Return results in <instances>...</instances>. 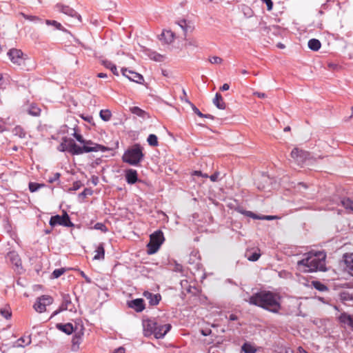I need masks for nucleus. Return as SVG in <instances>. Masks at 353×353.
Masks as SVG:
<instances>
[{
  "mask_svg": "<svg viewBox=\"0 0 353 353\" xmlns=\"http://www.w3.org/2000/svg\"><path fill=\"white\" fill-rule=\"evenodd\" d=\"M247 301L250 305L262 307L272 313H279L281 310V296L270 291H261L253 294Z\"/></svg>",
  "mask_w": 353,
  "mask_h": 353,
  "instance_id": "obj_1",
  "label": "nucleus"
},
{
  "mask_svg": "<svg viewBox=\"0 0 353 353\" xmlns=\"http://www.w3.org/2000/svg\"><path fill=\"white\" fill-rule=\"evenodd\" d=\"M325 257V253L321 251L305 253L303 254V259L297 261V270L302 272L324 271Z\"/></svg>",
  "mask_w": 353,
  "mask_h": 353,
  "instance_id": "obj_2",
  "label": "nucleus"
},
{
  "mask_svg": "<svg viewBox=\"0 0 353 353\" xmlns=\"http://www.w3.org/2000/svg\"><path fill=\"white\" fill-rule=\"evenodd\" d=\"M170 324H162L155 319L143 321V330L145 336L154 334L156 339H161L171 329Z\"/></svg>",
  "mask_w": 353,
  "mask_h": 353,
  "instance_id": "obj_3",
  "label": "nucleus"
},
{
  "mask_svg": "<svg viewBox=\"0 0 353 353\" xmlns=\"http://www.w3.org/2000/svg\"><path fill=\"white\" fill-rule=\"evenodd\" d=\"M67 151L72 154H81L90 152L106 151L107 148L101 145L94 144V146L83 145V147L77 145L72 139H69L66 145Z\"/></svg>",
  "mask_w": 353,
  "mask_h": 353,
  "instance_id": "obj_4",
  "label": "nucleus"
},
{
  "mask_svg": "<svg viewBox=\"0 0 353 353\" xmlns=\"http://www.w3.org/2000/svg\"><path fill=\"white\" fill-rule=\"evenodd\" d=\"M142 150L143 148L139 144H134L124 152L123 161L131 165H138L144 156Z\"/></svg>",
  "mask_w": 353,
  "mask_h": 353,
  "instance_id": "obj_5",
  "label": "nucleus"
},
{
  "mask_svg": "<svg viewBox=\"0 0 353 353\" xmlns=\"http://www.w3.org/2000/svg\"><path fill=\"white\" fill-rule=\"evenodd\" d=\"M164 241L163 234L161 230H157L150 235V242L148 244V253L154 254L158 251L161 245Z\"/></svg>",
  "mask_w": 353,
  "mask_h": 353,
  "instance_id": "obj_6",
  "label": "nucleus"
},
{
  "mask_svg": "<svg viewBox=\"0 0 353 353\" xmlns=\"http://www.w3.org/2000/svg\"><path fill=\"white\" fill-rule=\"evenodd\" d=\"M8 55L13 64L24 66L28 59L21 50L12 48L8 52Z\"/></svg>",
  "mask_w": 353,
  "mask_h": 353,
  "instance_id": "obj_7",
  "label": "nucleus"
},
{
  "mask_svg": "<svg viewBox=\"0 0 353 353\" xmlns=\"http://www.w3.org/2000/svg\"><path fill=\"white\" fill-rule=\"evenodd\" d=\"M309 156L310 154L307 152L297 148H294L291 152L292 159L294 162L299 165L306 163L307 161L309 159Z\"/></svg>",
  "mask_w": 353,
  "mask_h": 353,
  "instance_id": "obj_8",
  "label": "nucleus"
},
{
  "mask_svg": "<svg viewBox=\"0 0 353 353\" xmlns=\"http://www.w3.org/2000/svg\"><path fill=\"white\" fill-rule=\"evenodd\" d=\"M52 302V297L48 295H43L37 299L33 307L37 312L42 313L46 311V306L51 305Z\"/></svg>",
  "mask_w": 353,
  "mask_h": 353,
  "instance_id": "obj_9",
  "label": "nucleus"
},
{
  "mask_svg": "<svg viewBox=\"0 0 353 353\" xmlns=\"http://www.w3.org/2000/svg\"><path fill=\"white\" fill-rule=\"evenodd\" d=\"M50 225L52 227L57 225L66 227H70L73 225L72 223L70 220L68 214L66 212H64L62 216H52L50 220Z\"/></svg>",
  "mask_w": 353,
  "mask_h": 353,
  "instance_id": "obj_10",
  "label": "nucleus"
},
{
  "mask_svg": "<svg viewBox=\"0 0 353 353\" xmlns=\"http://www.w3.org/2000/svg\"><path fill=\"white\" fill-rule=\"evenodd\" d=\"M74 310V305L72 303L70 296L68 294L62 295V303L59 308L54 311L50 316V319L58 314L59 312L65 310L73 311Z\"/></svg>",
  "mask_w": 353,
  "mask_h": 353,
  "instance_id": "obj_11",
  "label": "nucleus"
},
{
  "mask_svg": "<svg viewBox=\"0 0 353 353\" xmlns=\"http://www.w3.org/2000/svg\"><path fill=\"white\" fill-rule=\"evenodd\" d=\"M7 259L14 265V270L19 274L23 272L21 259L19 254L15 251H11L7 254Z\"/></svg>",
  "mask_w": 353,
  "mask_h": 353,
  "instance_id": "obj_12",
  "label": "nucleus"
},
{
  "mask_svg": "<svg viewBox=\"0 0 353 353\" xmlns=\"http://www.w3.org/2000/svg\"><path fill=\"white\" fill-rule=\"evenodd\" d=\"M121 73L122 74L128 78L130 81L138 83H142L143 81V77L141 74L139 73H137L136 72H134L131 70H128L125 68H121Z\"/></svg>",
  "mask_w": 353,
  "mask_h": 353,
  "instance_id": "obj_13",
  "label": "nucleus"
},
{
  "mask_svg": "<svg viewBox=\"0 0 353 353\" xmlns=\"http://www.w3.org/2000/svg\"><path fill=\"white\" fill-rule=\"evenodd\" d=\"M80 325L79 323L75 322V325H73L72 323H57L56 325V327L67 334H71L72 332H76L79 327H80Z\"/></svg>",
  "mask_w": 353,
  "mask_h": 353,
  "instance_id": "obj_14",
  "label": "nucleus"
},
{
  "mask_svg": "<svg viewBox=\"0 0 353 353\" xmlns=\"http://www.w3.org/2000/svg\"><path fill=\"white\" fill-rule=\"evenodd\" d=\"M83 325H80V327L74 332V335L72 338V349L74 350H77L79 349V344L82 341V336H83Z\"/></svg>",
  "mask_w": 353,
  "mask_h": 353,
  "instance_id": "obj_15",
  "label": "nucleus"
},
{
  "mask_svg": "<svg viewBox=\"0 0 353 353\" xmlns=\"http://www.w3.org/2000/svg\"><path fill=\"white\" fill-rule=\"evenodd\" d=\"M57 8L59 11L63 12V14L72 17L77 18L79 21H81V16L78 14L74 9L70 8L68 6H63L61 4H57Z\"/></svg>",
  "mask_w": 353,
  "mask_h": 353,
  "instance_id": "obj_16",
  "label": "nucleus"
},
{
  "mask_svg": "<svg viewBox=\"0 0 353 353\" xmlns=\"http://www.w3.org/2000/svg\"><path fill=\"white\" fill-rule=\"evenodd\" d=\"M346 271L353 276V253H347L343 256Z\"/></svg>",
  "mask_w": 353,
  "mask_h": 353,
  "instance_id": "obj_17",
  "label": "nucleus"
},
{
  "mask_svg": "<svg viewBox=\"0 0 353 353\" xmlns=\"http://www.w3.org/2000/svg\"><path fill=\"white\" fill-rule=\"evenodd\" d=\"M339 321L341 323L350 327L353 330V314L343 312L339 316Z\"/></svg>",
  "mask_w": 353,
  "mask_h": 353,
  "instance_id": "obj_18",
  "label": "nucleus"
},
{
  "mask_svg": "<svg viewBox=\"0 0 353 353\" xmlns=\"http://www.w3.org/2000/svg\"><path fill=\"white\" fill-rule=\"evenodd\" d=\"M128 306L137 312H141L145 309L144 301L142 299H136L128 303Z\"/></svg>",
  "mask_w": 353,
  "mask_h": 353,
  "instance_id": "obj_19",
  "label": "nucleus"
},
{
  "mask_svg": "<svg viewBox=\"0 0 353 353\" xmlns=\"http://www.w3.org/2000/svg\"><path fill=\"white\" fill-rule=\"evenodd\" d=\"M125 179L128 183L129 184H134L135 183L137 180V172L135 170L133 169H128L125 171Z\"/></svg>",
  "mask_w": 353,
  "mask_h": 353,
  "instance_id": "obj_20",
  "label": "nucleus"
},
{
  "mask_svg": "<svg viewBox=\"0 0 353 353\" xmlns=\"http://www.w3.org/2000/svg\"><path fill=\"white\" fill-rule=\"evenodd\" d=\"M146 55L152 61L157 62H162L165 60V57L163 54H161L155 51L147 49L145 50Z\"/></svg>",
  "mask_w": 353,
  "mask_h": 353,
  "instance_id": "obj_21",
  "label": "nucleus"
},
{
  "mask_svg": "<svg viewBox=\"0 0 353 353\" xmlns=\"http://www.w3.org/2000/svg\"><path fill=\"white\" fill-rule=\"evenodd\" d=\"M143 296L149 301L151 305H157L161 299L159 294H154L150 292H144Z\"/></svg>",
  "mask_w": 353,
  "mask_h": 353,
  "instance_id": "obj_22",
  "label": "nucleus"
},
{
  "mask_svg": "<svg viewBox=\"0 0 353 353\" xmlns=\"http://www.w3.org/2000/svg\"><path fill=\"white\" fill-rule=\"evenodd\" d=\"M161 36V39H163L166 43H172L175 39L174 33L170 30H163Z\"/></svg>",
  "mask_w": 353,
  "mask_h": 353,
  "instance_id": "obj_23",
  "label": "nucleus"
},
{
  "mask_svg": "<svg viewBox=\"0 0 353 353\" xmlns=\"http://www.w3.org/2000/svg\"><path fill=\"white\" fill-rule=\"evenodd\" d=\"M105 256V250L103 243H99L95 250V255L93 257V260H103Z\"/></svg>",
  "mask_w": 353,
  "mask_h": 353,
  "instance_id": "obj_24",
  "label": "nucleus"
},
{
  "mask_svg": "<svg viewBox=\"0 0 353 353\" xmlns=\"http://www.w3.org/2000/svg\"><path fill=\"white\" fill-rule=\"evenodd\" d=\"M214 105L220 110H224L225 108V103L223 101V97L219 93H216L215 97L213 99Z\"/></svg>",
  "mask_w": 353,
  "mask_h": 353,
  "instance_id": "obj_25",
  "label": "nucleus"
},
{
  "mask_svg": "<svg viewBox=\"0 0 353 353\" xmlns=\"http://www.w3.org/2000/svg\"><path fill=\"white\" fill-rule=\"evenodd\" d=\"M130 110L132 114H134L142 119H145V118L148 117V113L137 106L131 107L130 108Z\"/></svg>",
  "mask_w": 353,
  "mask_h": 353,
  "instance_id": "obj_26",
  "label": "nucleus"
},
{
  "mask_svg": "<svg viewBox=\"0 0 353 353\" xmlns=\"http://www.w3.org/2000/svg\"><path fill=\"white\" fill-rule=\"evenodd\" d=\"M31 343L30 336H23L19 339L13 345L14 347H23L24 345H28Z\"/></svg>",
  "mask_w": 353,
  "mask_h": 353,
  "instance_id": "obj_27",
  "label": "nucleus"
},
{
  "mask_svg": "<svg viewBox=\"0 0 353 353\" xmlns=\"http://www.w3.org/2000/svg\"><path fill=\"white\" fill-rule=\"evenodd\" d=\"M321 46L319 40L316 39H310L308 41V48L313 51H318Z\"/></svg>",
  "mask_w": 353,
  "mask_h": 353,
  "instance_id": "obj_28",
  "label": "nucleus"
},
{
  "mask_svg": "<svg viewBox=\"0 0 353 353\" xmlns=\"http://www.w3.org/2000/svg\"><path fill=\"white\" fill-rule=\"evenodd\" d=\"M342 205L350 212H353V201L349 198H344L341 201Z\"/></svg>",
  "mask_w": 353,
  "mask_h": 353,
  "instance_id": "obj_29",
  "label": "nucleus"
},
{
  "mask_svg": "<svg viewBox=\"0 0 353 353\" xmlns=\"http://www.w3.org/2000/svg\"><path fill=\"white\" fill-rule=\"evenodd\" d=\"M102 63L106 68L110 69L114 75L119 76V72L115 64L108 60L103 61Z\"/></svg>",
  "mask_w": 353,
  "mask_h": 353,
  "instance_id": "obj_30",
  "label": "nucleus"
},
{
  "mask_svg": "<svg viewBox=\"0 0 353 353\" xmlns=\"http://www.w3.org/2000/svg\"><path fill=\"white\" fill-rule=\"evenodd\" d=\"M12 133L14 136L19 137L21 139H25L26 132L21 126H16L12 130Z\"/></svg>",
  "mask_w": 353,
  "mask_h": 353,
  "instance_id": "obj_31",
  "label": "nucleus"
},
{
  "mask_svg": "<svg viewBox=\"0 0 353 353\" xmlns=\"http://www.w3.org/2000/svg\"><path fill=\"white\" fill-rule=\"evenodd\" d=\"M241 348L245 353H256V352L255 347L249 343H245Z\"/></svg>",
  "mask_w": 353,
  "mask_h": 353,
  "instance_id": "obj_32",
  "label": "nucleus"
},
{
  "mask_svg": "<svg viewBox=\"0 0 353 353\" xmlns=\"http://www.w3.org/2000/svg\"><path fill=\"white\" fill-rule=\"evenodd\" d=\"M186 101L192 106V110L195 114H196L199 117L201 118H212V117L210 114H203L193 103H192L188 100H186Z\"/></svg>",
  "mask_w": 353,
  "mask_h": 353,
  "instance_id": "obj_33",
  "label": "nucleus"
},
{
  "mask_svg": "<svg viewBox=\"0 0 353 353\" xmlns=\"http://www.w3.org/2000/svg\"><path fill=\"white\" fill-rule=\"evenodd\" d=\"M73 135L75 137V139L81 143H83V145H87L90 146H94V143H92L91 141L84 140L83 137L81 134L77 133L76 132L73 134Z\"/></svg>",
  "mask_w": 353,
  "mask_h": 353,
  "instance_id": "obj_34",
  "label": "nucleus"
},
{
  "mask_svg": "<svg viewBox=\"0 0 353 353\" xmlns=\"http://www.w3.org/2000/svg\"><path fill=\"white\" fill-rule=\"evenodd\" d=\"M99 114L101 119L104 121H108L112 117V113L109 110H101Z\"/></svg>",
  "mask_w": 353,
  "mask_h": 353,
  "instance_id": "obj_35",
  "label": "nucleus"
},
{
  "mask_svg": "<svg viewBox=\"0 0 353 353\" xmlns=\"http://www.w3.org/2000/svg\"><path fill=\"white\" fill-rule=\"evenodd\" d=\"M177 24L181 28L184 32V34L191 30V26L188 25L185 20H181L177 22Z\"/></svg>",
  "mask_w": 353,
  "mask_h": 353,
  "instance_id": "obj_36",
  "label": "nucleus"
},
{
  "mask_svg": "<svg viewBox=\"0 0 353 353\" xmlns=\"http://www.w3.org/2000/svg\"><path fill=\"white\" fill-rule=\"evenodd\" d=\"M147 141L148 142V144L151 146L158 145L157 137L155 134H150L148 137Z\"/></svg>",
  "mask_w": 353,
  "mask_h": 353,
  "instance_id": "obj_37",
  "label": "nucleus"
},
{
  "mask_svg": "<svg viewBox=\"0 0 353 353\" xmlns=\"http://www.w3.org/2000/svg\"><path fill=\"white\" fill-rule=\"evenodd\" d=\"M46 23L48 26H52L57 30H63V27H62L61 24L60 23L57 22V21L46 20Z\"/></svg>",
  "mask_w": 353,
  "mask_h": 353,
  "instance_id": "obj_38",
  "label": "nucleus"
},
{
  "mask_svg": "<svg viewBox=\"0 0 353 353\" xmlns=\"http://www.w3.org/2000/svg\"><path fill=\"white\" fill-rule=\"evenodd\" d=\"M208 60L212 64L216 65H220L223 62V59L217 56H211L209 57Z\"/></svg>",
  "mask_w": 353,
  "mask_h": 353,
  "instance_id": "obj_39",
  "label": "nucleus"
},
{
  "mask_svg": "<svg viewBox=\"0 0 353 353\" xmlns=\"http://www.w3.org/2000/svg\"><path fill=\"white\" fill-rule=\"evenodd\" d=\"M0 313L6 319H9L12 316V312L8 307L1 308Z\"/></svg>",
  "mask_w": 353,
  "mask_h": 353,
  "instance_id": "obj_40",
  "label": "nucleus"
},
{
  "mask_svg": "<svg viewBox=\"0 0 353 353\" xmlns=\"http://www.w3.org/2000/svg\"><path fill=\"white\" fill-rule=\"evenodd\" d=\"M43 186V184L31 182L29 183V190L30 192H34Z\"/></svg>",
  "mask_w": 353,
  "mask_h": 353,
  "instance_id": "obj_41",
  "label": "nucleus"
},
{
  "mask_svg": "<svg viewBox=\"0 0 353 353\" xmlns=\"http://www.w3.org/2000/svg\"><path fill=\"white\" fill-rule=\"evenodd\" d=\"M40 112L41 110L38 107L34 105H32L28 110V113L32 116L39 115Z\"/></svg>",
  "mask_w": 353,
  "mask_h": 353,
  "instance_id": "obj_42",
  "label": "nucleus"
},
{
  "mask_svg": "<svg viewBox=\"0 0 353 353\" xmlns=\"http://www.w3.org/2000/svg\"><path fill=\"white\" fill-rule=\"evenodd\" d=\"M65 272L64 268L56 269L52 272V276L54 278L57 279L61 276Z\"/></svg>",
  "mask_w": 353,
  "mask_h": 353,
  "instance_id": "obj_43",
  "label": "nucleus"
},
{
  "mask_svg": "<svg viewBox=\"0 0 353 353\" xmlns=\"http://www.w3.org/2000/svg\"><path fill=\"white\" fill-rule=\"evenodd\" d=\"M313 284L314 288L320 291H325L327 289L325 285L322 284L319 281L313 282Z\"/></svg>",
  "mask_w": 353,
  "mask_h": 353,
  "instance_id": "obj_44",
  "label": "nucleus"
},
{
  "mask_svg": "<svg viewBox=\"0 0 353 353\" xmlns=\"http://www.w3.org/2000/svg\"><path fill=\"white\" fill-rule=\"evenodd\" d=\"M94 229L101 230L103 232H105L108 231L107 227L102 223H97L94 226Z\"/></svg>",
  "mask_w": 353,
  "mask_h": 353,
  "instance_id": "obj_45",
  "label": "nucleus"
},
{
  "mask_svg": "<svg viewBox=\"0 0 353 353\" xmlns=\"http://www.w3.org/2000/svg\"><path fill=\"white\" fill-rule=\"evenodd\" d=\"M241 213L254 219H260L261 216L256 215L251 211H241Z\"/></svg>",
  "mask_w": 353,
  "mask_h": 353,
  "instance_id": "obj_46",
  "label": "nucleus"
},
{
  "mask_svg": "<svg viewBox=\"0 0 353 353\" xmlns=\"http://www.w3.org/2000/svg\"><path fill=\"white\" fill-rule=\"evenodd\" d=\"M260 256L261 254L259 253L254 252L250 256H248V259L250 261H256L259 259Z\"/></svg>",
  "mask_w": 353,
  "mask_h": 353,
  "instance_id": "obj_47",
  "label": "nucleus"
},
{
  "mask_svg": "<svg viewBox=\"0 0 353 353\" xmlns=\"http://www.w3.org/2000/svg\"><path fill=\"white\" fill-rule=\"evenodd\" d=\"M23 17L26 19H28V20H30V21H40V19L36 17V16H32V15H27V14H22Z\"/></svg>",
  "mask_w": 353,
  "mask_h": 353,
  "instance_id": "obj_48",
  "label": "nucleus"
},
{
  "mask_svg": "<svg viewBox=\"0 0 353 353\" xmlns=\"http://www.w3.org/2000/svg\"><path fill=\"white\" fill-rule=\"evenodd\" d=\"M263 2H264L267 6L268 10L270 11L272 9L273 7V3L272 0H261Z\"/></svg>",
  "mask_w": 353,
  "mask_h": 353,
  "instance_id": "obj_49",
  "label": "nucleus"
},
{
  "mask_svg": "<svg viewBox=\"0 0 353 353\" xmlns=\"http://www.w3.org/2000/svg\"><path fill=\"white\" fill-rule=\"evenodd\" d=\"M60 177L59 173H55L54 174V176L52 177L49 178L48 181L50 183H53L54 181L58 180Z\"/></svg>",
  "mask_w": 353,
  "mask_h": 353,
  "instance_id": "obj_50",
  "label": "nucleus"
},
{
  "mask_svg": "<svg viewBox=\"0 0 353 353\" xmlns=\"http://www.w3.org/2000/svg\"><path fill=\"white\" fill-rule=\"evenodd\" d=\"M276 219V216L267 215V216H261L260 220L270 221V220H273V219Z\"/></svg>",
  "mask_w": 353,
  "mask_h": 353,
  "instance_id": "obj_51",
  "label": "nucleus"
},
{
  "mask_svg": "<svg viewBox=\"0 0 353 353\" xmlns=\"http://www.w3.org/2000/svg\"><path fill=\"white\" fill-rule=\"evenodd\" d=\"M67 141H68V140H65V143H62L60 145L59 148V150L60 151H67V149H66Z\"/></svg>",
  "mask_w": 353,
  "mask_h": 353,
  "instance_id": "obj_52",
  "label": "nucleus"
},
{
  "mask_svg": "<svg viewBox=\"0 0 353 353\" xmlns=\"http://www.w3.org/2000/svg\"><path fill=\"white\" fill-rule=\"evenodd\" d=\"M113 353H125V350L123 347H119V348L116 349Z\"/></svg>",
  "mask_w": 353,
  "mask_h": 353,
  "instance_id": "obj_53",
  "label": "nucleus"
},
{
  "mask_svg": "<svg viewBox=\"0 0 353 353\" xmlns=\"http://www.w3.org/2000/svg\"><path fill=\"white\" fill-rule=\"evenodd\" d=\"M230 88V85L228 83H224L221 88L220 90L221 91H226L228 90Z\"/></svg>",
  "mask_w": 353,
  "mask_h": 353,
  "instance_id": "obj_54",
  "label": "nucleus"
},
{
  "mask_svg": "<svg viewBox=\"0 0 353 353\" xmlns=\"http://www.w3.org/2000/svg\"><path fill=\"white\" fill-rule=\"evenodd\" d=\"M219 174L217 173H214L212 174L210 178L212 181H216L217 180Z\"/></svg>",
  "mask_w": 353,
  "mask_h": 353,
  "instance_id": "obj_55",
  "label": "nucleus"
},
{
  "mask_svg": "<svg viewBox=\"0 0 353 353\" xmlns=\"http://www.w3.org/2000/svg\"><path fill=\"white\" fill-rule=\"evenodd\" d=\"M81 275L85 279V281L88 283H90L91 282L90 279L88 276H87L83 272H81Z\"/></svg>",
  "mask_w": 353,
  "mask_h": 353,
  "instance_id": "obj_56",
  "label": "nucleus"
},
{
  "mask_svg": "<svg viewBox=\"0 0 353 353\" xmlns=\"http://www.w3.org/2000/svg\"><path fill=\"white\" fill-rule=\"evenodd\" d=\"M254 95H256L259 98H264L265 97V94L264 93L261 92H254Z\"/></svg>",
  "mask_w": 353,
  "mask_h": 353,
  "instance_id": "obj_57",
  "label": "nucleus"
},
{
  "mask_svg": "<svg viewBox=\"0 0 353 353\" xmlns=\"http://www.w3.org/2000/svg\"><path fill=\"white\" fill-rule=\"evenodd\" d=\"M211 332V330H201V334L203 335V336H208V334H210Z\"/></svg>",
  "mask_w": 353,
  "mask_h": 353,
  "instance_id": "obj_58",
  "label": "nucleus"
},
{
  "mask_svg": "<svg viewBox=\"0 0 353 353\" xmlns=\"http://www.w3.org/2000/svg\"><path fill=\"white\" fill-rule=\"evenodd\" d=\"M229 319L230 321H236L237 319V316L235 314H230Z\"/></svg>",
  "mask_w": 353,
  "mask_h": 353,
  "instance_id": "obj_59",
  "label": "nucleus"
},
{
  "mask_svg": "<svg viewBox=\"0 0 353 353\" xmlns=\"http://www.w3.org/2000/svg\"><path fill=\"white\" fill-rule=\"evenodd\" d=\"M298 353H307L302 347H298Z\"/></svg>",
  "mask_w": 353,
  "mask_h": 353,
  "instance_id": "obj_60",
  "label": "nucleus"
},
{
  "mask_svg": "<svg viewBox=\"0 0 353 353\" xmlns=\"http://www.w3.org/2000/svg\"><path fill=\"white\" fill-rule=\"evenodd\" d=\"M97 77L99 78H105L107 77V74L105 73L101 72L97 74Z\"/></svg>",
  "mask_w": 353,
  "mask_h": 353,
  "instance_id": "obj_61",
  "label": "nucleus"
},
{
  "mask_svg": "<svg viewBox=\"0 0 353 353\" xmlns=\"http://www.w3.org/2000/svg\"><path fill=\"white\" fill-rule=\"evenodd\" d=\"M285 353H295V352L291 348H286L285 350Z\"/></svg>",
  "mask_w": 353,
  "mask_h": 353,
  "instance_id": "obj_62",
  "label": "nucleus"
},
{
  "mask_svg": "<svg viewBox=\"0 0 353 353\" xmlns=\"http://www.w3.org/2000/svg\"><path fill=\"white\" fill-rule=\"evenodd\" d=\"M193 174L196 176H203L201 171H194Z\"/></svg>",
  "mask_w": 353,
  "mask_h": 353,
  "instance_id": "obj_63",
  "label": "nucleus"
},
{
  "mask_svg": "<svg viewBox=\"0 0 353 353\" xmlns=\"http://www.w3.org/2000/svg\"><path fill=\"white\" fill-rule=\"evenodd\" d=\"M188 45L193 46H197L196 44V42L195 41H189Z\"/></svg>",
  "mask_w": 353,
  "mask_h": 353,
  "instance_id": "obj_64",
  "label": "nucleus"
}]
</instances>
